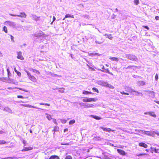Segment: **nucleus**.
<instances>
[{
    "mask_svg": "<svg viewBox=\"0 0 159 159\" xmlns=\"http://www.w3.org/2000/svg\"><path fill=\"white\" fill-rule=\"evenodd\" d=\"M110 59L112 61H118V58L116 57H110Z\"/></svg>",
    "mask_w": 159,
    "mask_h": 159,
    "instance_id": "nucleus-30",
    "label": "nucleus"
},
{
    "mask_svg": "<svg viewBox=\"0 0 159 159\" xmlns=\"http://www.w3.org/2000/svg\"><path fill=\"white\" fill-rule=\"evenodd\" d=\"M155 80H157L158 79V75L157 74H156L155 77Z\"/></svg>",
    "mask_w": 159,
    "mask_h": 159,
    "instance_id": "nucleus-54",
    "label": "nucleus"
},
{
    "mask_svg": "<svg viewBox=\"0 0 159 159\" xmlns=\"http://www.w3.org/2000/svg\"><path fill=\"white\" fill-rule=\"evenodd\" d=\"M137 84L140 86H143L145 85V83L143 81H139L137 82Z\"/></svg>",
    "mask_w": 159,
    "mask_h": 159,
    "instance_id": "nucleus-25",
    "label": "nucleus"
},
{
    "mask_svg": "<svg viewBox=\"0 0 159 159\" xmlns=\"http://www.w3.org/2000/svg\"><path fill=\"white\" fill-rule=\"evenodd\" d=\"M59 130V127L58 126H55L54 127V129L52 131L54 132L53 134L55 133V132H57Z\"/></svg>",
    "mask_w": 159,
    "mask_h": 159,
    "instance_id": "nucleus-26",
    "label": "nucleus"
},
{
    "mask_svg": "<svg viewBox=\"0 0 159 159\" xmlns=\"http://www.w3.org/2000/svg\"><path fill=\"white\" fill-rule=\"evenodd\" d=\"M25 71L27 73L28 77L30 80L33 82H36L37 79L35 77L31 75L29 71H27L26 70H25Z\"/></svg>",
    "mask_w": 159,
    "mask_h": 159,
    "instance_id": "nucleus-2",
    "label": "nucleus"
},
{
    "mask_svg": "<svg viewBox=\"0 0 159 159\" xmlns=\"http://www.w3.org/2000/svg\"><path fill=\"white\" fill-rule=\"evenodd\" d=\"M61 144L62 145H69V143H62Z\"/></svg>",
    "mask_w": 159,
    "mask_h": 159,
    "instance_id": "nucleus-62",
    "label": "nucleus"
},
{
    "mask_svg": "<svg viewBox=\"0 0 159 159\" xmlns=\"http://www.w3.org/2000/svg\"><path fill=\"white\" fill-rule=\"evenodd\" d=\"M139 0H134V3L136 5H137L139 3Z\"/></svg>",
    "mask_w": 159,
    "mask_h": 159,
    "instance_id": "nucleus-44",
    "label": "nucleus"
},
{
    "mask_svg": "<svg viewBox=\"0 0 159 159\" xmlns=\"http://www.w3.org/2000/svg\"><path fill=\"white\" fill-rule=\"evenodd\" d=\"M68 17H71L73 18H74V17L73 15L70 14H67L66 15L65 17L63 19V20H64L66 18Z\"/></svg>",
    "mask_w": 159,
    "mask_h": 159,
    "instance_id": "nucleus-18",
    "label": "nucleus"
},
{
    "mask_svg": "<svg viewBox=\"0 0 159 159\" xmlns=\"http://www.w3.org/2000/svg\"><path fill=\"white\" fill-rule=\"evenodd\" d=\"M20 90H22V91H25V92H28V91L26 90V89H22V88H18Z\"/></svg>",
    "mask_w": 159,
    "mask_h": 159,
    "instance_id": "nucleus-47",
    "label": "nucleus"
},
{
    "mask_svg": "<svg viewBox=\"0 0 159 159\" xmlns=\"http://www.w3.org/2000/svg\"><path fill=\"white\" fill-rule=\"evenodd\" d=\"M15 71L17 75L19 76H20L21 75V73L19 71H18L15 68H14Z\"/></svg>",
    "mask_w": 159,
    "mask_h": 159,
    "instance_id": "nucleus-29",
    "label": "nucleus"
},
{
    "mask_svg": "<svg viewBox=\"0 0 159 159\" xmlns=\"http://www.w3.org/2000/svg\"><path fill=\"white\" fill-rule=\"evenodd\" d=\"M29 70H30V71H33V72H34L35 73H36V74H40V72H39V71L37 70L34 69H32V68H30L29 69Z\"/></svg>",
    "mask_w": 159,
    "mask_h": 159,
    "instance_id": "nucleus-19",
    "label": "nucleus"
},
{
    "mask_svg": "<svg viewBox=\"0 0 159 159\" xmlns=\"http://www.w3.org/2000/svg\"><path fill=\"white\" fill-rule=\"evenodd\" d=\"M3 111L10 114L13 113L12 110L8 107H5L4 108Z\"/></svg>",
    "mask_w": 159,
    "mask_h": 159,
    "instance_id": "nucleus-9",
    "label": "nucleus"
},
{
    "mask_svg": "<svg viewBox=\"0 0 159 159\" xmlns=\"http://www.w3.org/2000/svg\"><path fill=\"white\" fill-rule=\"evenodd\" d=\"M83 16H84L85 18L86 19H89V15H84Z\"/></svg>",
    "mask_w": 159,
    "mask_h": 159,
    "instance_id": "nucleus-48",
    "label": "nucleus"
},
{
    "mask_svg": "<svg viewBox=\"0 0 159 159\" xmlns=\"http://www.w3.org/2000/svg\"><path fill=\"white\" fill-rule=\"evenodd\" d=\"M53 122L56 124V125H57V122L56 120V119H53Z\"/></svg>",
    "mask_w": 159,
    "mask_h": 159,
    "instance_id": "nucleus-52",
    "label": "nucleus"
},
{
    "mask_svg": "<svg viewBox=\"0 0 159 159\" xmlns=\"http://www.w3.org/2000/svg\"><path fill=\"white\" fill-rule=\"evenodd\" d=\"M153 132L155 134L159 136V132L153 131Z\"/></svg>",
    "mask_w": 159,
    "mask_h": 159,
    "instance_id": "nucleus-51",
    "label": "nucleus"
},
{
    "mask_svg": "<svg viewBox=\"0 0 159 159\" xmlns=\"http://www.w3.org/2000/svg\"><path fill=\"white\" fill-rule=\"evenodd\" d=\"M17 58L20 59L21 60H24V57L22 56V52H17Z\"/></svg>",
    "mask_w": 159,
    "mask_h": 159,
    "instance_id": "nucleus-11",
    "label": "nucleus"
},
{
    "mask_svg": "<svg viewBox=\"0 0 159 159\" xmlns=\"http://www.w3.org/2000/svg\"><path fill=\"white\" fill-rule=\"evenodd\" d=\"M65 159H72V157L70 156H67Z\"/></svg>",
    "mask_w": 159,
    "mask_h": 159,
    "instance_id": "nucleus-42",
    "label": "nucleus"
},
{
    "mask_svg": "<svg viewBox=\"0 0 159 159\" xmlns=\"http://www.w3.org/2000/svg\"><path fill=\"white\" fill-rule=\"evenodd\" d=\"M125 91L130 93H132L133 91H134V89L129 86H125Z\"/></svg>",
    "mask_w": 159,
    "mask_h": 159,
    "instance_id": "nucleus-10",
    "label": "nucleus"
},
{
    "mask_svg": "<svg viewBox=\"0 0 159 159\" xmlns=\"http://www.w3.org/2000/svg\"><path fill=\"white\" fill-rule=\"evenodd\" d=\"M147 154L145 153H142V154H139L137 155V156H141L143 155H146Z\"/></svg>",
    "mask_w": 159,
    "mask_h": 159,
    "instance_id": "nucleus-49",
    "label": "nucleus"
},
{
    "mask_svg": "<svg viewBox=\"0 0 159 159\" xmlns=\"http://www.w3.org/2000/svg\"><path fill=\"white\" fill-rule=\"evenodd\" d=\"M155 19L157 20H159V16H156L155 17Z\"/></svg>",
    "mask_w": 159,
    "mask_h": 159,
    "instance_id": "nucleus-61",
    "label": "nucleus"
},
{
    "mask_svg": "<svg viewBox=\"0 0 159 159\" xmlns=\"http://www.w3.org/2000/svg\"><path fill=\"white\" fill-rule=\"evenodd\" d=\"M24 107H29V108H35L38 109H39V108L37 107H36L34 106H31L29 104H24Z\"/></svg>",
    "mask_w": 159,
    "mask_h": 159,
    "instance_id": "nucleus-15",
    "label": "nucleus"
},
{
    "mask_svg": "<svg viewBox=\"0 0 159 159\" xmlns=\"http://www.w3.org/2000/svg\"><path fill=\"white\" fill-rule=\"evenodd\" d=\"M117 151L118 153L120 154V155L123 156H125V155L126 153L124 150L118 149H117Z\"/></svg>",
    "mask_w": 159,
    "mask_h": 159,
    "instance_id": "nucleus-13",
    "label": "nucleus"
},
{
    "mask_svg": "<svg viewBox=\"0 0 159 159\" xmlns=\"http://www.w3.org/2000/svg\"><path fill=\"white\" fill-rule=\"evenodd\" d=\"M107 87H108L109 88L112 89H113L114 88V87L113 85L110 84H109L108 83V84H107Z\"/></svg>",
    "mask_w": 159,
    "mask_h": 159,
    "instance_id": "nucleus-32",
    "label": "nucleus"
},
{
    "mask_svg": "<svg viewBox=\"0 0 159 159\" xmlns=\"http://www.w3.org/2000/svg\"><path fill=\"white\" fill-rule=\"evenodd\" d=\"M148 114L150 115L151 116L155 117L156 116V115L155 114L154 112H148Z\"/></svg>",
    "mask_w": 159,
    "mask_h": 159,
    "instance_id": "nucleus-27",
    "label": "nucleus"
},
{
    "mask_svg": "<svg viewBox=\"0 0 159 159\" xmlns=\"http://www.w3.org/2000/svg\"><path fill=\"white\" fill-rule=\"evenodd\" d=\"M92 89H93V90L94 91L97 92V93H99V91L98 90V89L97 88H93Z\"/></svg>",
    "mask_w": 159,
    "mask_h": 159,
    "instance_id": "nucleus-43",
    "label": "nucleus"
},
{
    "mask_svg": "<svg viewBox=\"0 0 159 159\" xmlns=\"http://www.w3.org/2000/svg\"><path fill=\"white\" fill-rule=\"evenodd\" d=\"M97 55L98 56H99L100 55V54L98 53H94V56H96Z\"/></svg>",
    "mask_w": 159,
    "mask_h": 159,
    "instance_id": "nucleus-57",
    "label": "nucleus"
},
{
    "mask_svg": "<svg viewBox=\"0 0 159 159\" xmlns=\"http://www.w3.org/2000/svg\"><path fill=\"white\" fill-rule=\"evenodd\" d=\"M125 57L128 58L129 59L136 61L138 60V58L135 55L132 54H125Z\"/></svg>",
    "mask_w": 159,
    "mask_h": 159,
    "instance_id": "nucleus-1",
    "label": "nucleus"
},
{
    "mask_svg": "<svg viewBox=\"0 0 159 159\" xmlns=\"http://www.w3.org/2000/svg\"><path fill=\"white\" fill-rule=\"evenodd\" d=\"M56 89H58V92L61 93H63L64 92L65 88H56Z\"/></svg>",
    "mask_w": 159,
    "mask_h": 159,
    "instance_id": "nucleus-20",
    "label": "nucleus"
},
{
    "mask_svg": "<svg viewBox=\"0 0 159 159\" xmlns=\"http://www.w3.org/2000/svg\"><path fill=\"white\" fill-rule=\"evenodd\" d=\"M20 15H14L11 14H9V15L12 16H18L20 17H25V18L26 16V15L25 13V12H20Z\"/></svg>",
    "mask_w": 159,
    "mask_h": 159,
    "instance_id": "nucleus-5",
    "label": "nucleus"
},
{
    "mask_svg": "<svg viewBox=\"0 0 159 159\" xmlns=\"http://www.w3.org/2000/svg\"><path fill=\"white\" fill-rule=\"evenodd\" d=\"M95 42L97 43H98V44H101L102 43V42H98V41H95Z\"/></svg>",
    "mask_w": 159,
    "mask_h": 159,
    "instance_id": "nucleus-63",
    "label": "nucleus"
},
{
    "mask_svg": "<svg viewBox=\"0 0 159 159\" xmlns=\"http://www.w3.org/2000/svg\"><path fill=\"white\" fill-rule=\"evenodd\" d=\"M139 145L140 147H143L145 148L148 147V145L144 143H139Z\"/></svg>",
    "mask_w": 159,
    "mask_h": 159,
    "instance_id": "nucleus-17",
    "label": "nucleus"
},
{
    "mask_svg": "<svg viewBox=\"0 0 159 159\" xmlns=\"http://www.w3.org/2000/svg\"><path fill=\"white\" fill-rule=\"evenodd\" d=\"M2 159H17V158L16 157H9L3 158Z\"/></svg>",
    "mask_w": 159,
    "mask_h": 159,
    "instance_id": "nucleus-35",
    "label": "nucleus"
},
{
    "mask_svg": "<svg viewBox=\"0 0 159 159\" xmlns=\"http://www.w3.org/2000/svg\"><path fill=\"white\" fill-rule=\"evenodd\" d=\"M23 143L24 144V146H26L27 144V142L25 140H23Z\"/></svg>",
    "mask_w": 159,
    "mask_h": 159,
    "instance_id": "nucleus-46",
    "label": "nucleus"
},
{
    "mask_svg": "<svg viewBox=\"0 0 159 159\" xmlns=\"http://www.w3.org/2000/svg\"><path fill=\"white\" fill-rule=\"evenodd\" d=\"M45 34H43V32L41 31H40L39 32L35 33L33 34L34 37H44Z\"/></svg>",
    "mask_w": 159,
    "mask_h": 159,
    "instance_id": "nucleus-8",
    "label": "nucleus"
},
{
    "mask_svg": "<svg viewBox=\"0 0 159 159\" xmlns=\"http://www.w3.org/2000/svg\"><path fill=\"white\" fill-rule=\"evenodd\" d=\"M7 73H8V76H9L10 74H11V73L9 70V69H7Z\"/></svg>",
    "mask_w": 159,
    "mask_h": 159,
    "instance_id": "nucleus-56",
    "label": "nucleus"
},
{
    "mask_svg": "<svg viewBox=\"0 0 159 159\" xmlns=\"http://www.w3.org/2000/svg\"><path fill=\"white\" fill-rule=\"evenodd\" d=\"M143 27H144L145 28L147 29V30H149V28L147 26H143Z\"/></svg>",
    "mask_w": 159,
    "mask_h": 159,
    "instance_id": "nucleus-60",
    "label": "nucleus"
},
{
    "mask_svg": "<svg viewBox=\"0 0 159 159\" xmlns=\"http://www.w3.org/2000/svg\"><path fill=\"white\" fill-rule=\"evenodd\" d=\"M39 104L40 105H44L45 106H50V104H48V103H40Z\"/></svg>",
    "mask_w": 159,
    "mask_h": 159,
    "instance_id": "nucleus-38",
    "label": "nucleus"
},
{
    "mask_svg": "<svg viewBox=\"0 0 159 159\" xmlns=\"http://www.w3.org/2000/svg\"><path fill=\"white\" fill-rule=\"evenodd\" d=\"M91 116L92 117L96 120H100L102 119L101 117H99L98 116H94L93 115H91Z\"/></svg>",
    "mask_w": 159,
    "mask_h": 159,
    "instance_id": "nucleus-28",
    "label": "nucleus"
},
{
    "mask_svg": "<svg viewBox=\"0 0 159 159\" xmlns=\"http://www.w3.org/2000/svg\"><path fill=\"white\" fill-rule=\"evenodd\" d=\"M4 24L7 26H9L13 28H15L16 27V24L15 22L10 21H7L5 22Z\"/></svg>",
    "mask_w": 159,
    "mask_h": 159,
    "instance_id": "nucleus-4",
    "label": "nucleus"
},
{
    "mask_svg": "<svg viewBox=\"0 0 159 159\" xmlns=\"http://www.w3.org/2000/svg\"><path fill=\"white\" fill-rule=\"evenodd\" d=\"M2 30L4 31L6 33H7V28L6 26H4L2 29Z\"/></svg>",
    "mask_w": 159,
    "mask_h": 159,
    "instance_id": "nucleus-34",
    "label": "nucleus"
},
{
    "mask_svg": "<svg viewBox=\"0 0 159 159\" xmlns=\"http://www.w3.org/2000/svg\"><path fill=\"white\" fill-rule=\"evenodd\" d=\"M75 122V120H73L70 121L69 124L70 125H71L74 124Z\"/></svg>",
    "mask_w": 159,
    "mask_h": 159,
    "instance_id": "nucleus-37",
    "label": "nucleus"
},
{
    "mask_svg": "<svg viewBox=\"0 0 159 159\" xmlns=\"http://www.w3.org/2000/svg\"><path fill=\"white\" fill-rule=\"evenodd\" d=\"M33 149V148L31 147H24L23 149L21 150L22 152H24L27 151L32 150Z\"/></svg>",
    "mask_w": 159,
    "mask_h": 159,
    "instance_id": "nucleus-14",
    "label": "nucleus"
},
{
    "mask_svg": "<svg viewBox=\"0 0 159 159\" xmlns=\"http://www.w3.org/2000/svg\"><path fill=\"white\" fill-rule=\"evenodd\" d=\"M6 143V142L4 140H0V144H5Z\"/></svg>",
    "mask_w": 159,
    "mask_h": 159,
    "instance_id": "nucleus-39",
    "label": "nucleus"
},
{
    "mask_svg": "<svg viewBox=\"0 0 159 159\" xmlns=\"http://www.w3.org/2000/svg\"><path fill=\"white\" fill-rule=\"evenodd\" d=\"M17 97L18 98H25V97H24L23 96H21V95H18Z\"/></svg>",
    "mask_w": 159,
    "mask_h": 159,
    "instance_id": "nucleus-50",
    "label": "nucleus"
},
{
    "mask_svg": "<svg viewBox=\"0 0 159 159\" xmlns=\"http://www.w3.org/2000/svg\"><path fill=\"white\" fill-rule=\"evenodd\" d=\"M93 93L91 92H89L88 91H84L83 92V94H92Z\"/></svg>",
    "mask_w": 159,
    "mask_h": 159,
    "instance_id": "nucleus-31",
    "label": "nucleus"
},
{
    "mask_svg": "<svg viewBox=\"0 0 159 159\" xmlns=\"http://www.w3.org/2000/svg\"><path fill=\"white\" fill-rule=\"evenodd\" d=\"M56 18L54 16H53V21L51 22V24H52L53 22L55 20Z\"/></svg>",
    "mask_w": 159,
    "mask_h": 159,
    "instance_id": "nucleus-53",
    "label": "nucleus"
},
{
    "mask_svg": "<svg viewBox=\"0 0 159 159\" xmlns=\"http://www.w3.org/2000/svg\"><path fill=\"white\" fill-rule=\"evenodd\" d=\"M98 70H100L101 71H102L103 72H105V73H108L110 72V71L108 70V69L107 70H106V71H105L104 70H99V69H98Z\"/></svg>",
    "mask_w": 159,
    "mask_h": 159,
    "instance_id": "nucleus-41",
    "label": "nucleus"
},
{
    "mask_svg": "<svg viewBox=\"0 0 159 159\" xmlns=\"http://www.w3.org/2000/svg\"><path fill=\"white\" fill-rule=\"evenodd\" d=\"M31 17L34 20H38L39 18V17H37L36 16L34 15H32Z\"/></svg>",
    "mask_w": 159,
    "mask_h": 159,
    "instance_id": "nucleus-22",
    "label": "nucleus"
},
{
    "mask_svg": "<svg viewBox=\"0 0 159 159\" xmlns=\"http://www.w3.org/2000/svg\"><path fill=\"white\" fill-rule=\"evenodd\" d=\"M120 93L122 94H125V93L124 92V91H123V92H120Z\"/></svg>",
    "mask_w": 159,
    "mask_h": 159,
    "instance_id": "nucleus-64",
    "label": "nucleus"
},
{
    "mask_svg": "<svg viewBox=\"0 0 159 159\" xmlns=\"http://www.w3.org/2000/svg\"><path fill=\"white\" fill-rule=\"evenodd\" d=\"M46 115H47L46 117V118L49 120H50L52 119V117L49 114H46Z\"/></svg>",
    "mask_w": 159,
    "mask_h": 159,
    "instance_id": "nucleus-33",
    "label": "nucleus"
},
{
    "mask_svg": "<svg viewBox=\"0 0 159 159\" xmlns=\"http://www.w3.org/2000/svg\"><path fill=\"white\" fill-rule=\"evenodd\" d=\"M148 132V133H146V132H145V133H144V134H147V135H151V133H149Z\"/></svg>",
    "mask_w": 159,
    "mask_h": 159,
    "instance_id": "nucleus-59",
    "label": "nucleus"
},
{
    "mask_svg": "<svg viewBox=\"0 0 159 159\" xmlns=\"http://www.w3.org/2000/svg\"><path fill=\"white\" fill-rule=\"evenodd\" d=\"M133 92H134V93H133V94L134 95L138 96V95H139V94H141V96H142V95H143V94L142 93L139 92L138 91H136L134 90V91H133Z\"/></svg>",
    "mask_w": 159,
    "mask_h": 159,
    "instance_id": "nucleus-24",
    "label": "nucleus"
},
{
    "mask_svg": "<svg viewBox=\"0 0 159 159\" xmlns=\"http://www.w3.org/2000/svg\"><path fill=\"white\" fill-rule=\"evenodd\" d=\"M100 128L102 129L104 131L107 132H110L111 129L109 128H105L103 127H101Z\"/></svg>",
    "mask_w": 159,
    "mask_h": 159,
    "instance_id": "nucleus-16",
    "label": "nucleus"
},
{
    "mask_svg": "<svg viewBox=\"0 0 159 159\" xmlns=\"http://www.w3.org/2000/svg\"><path fill=\"white\" fill-rule=\"evenodd\" d=\"M135 131L138 132L139 133H142V134L145 133V132H148V131H144V130H141V129H136L135 130Z\"/></svg>",
    "mask_w": 159,
    "mask_h": 159,
    "instance_id": "nucleus-21",
    "label": "nucleus"
},
{
    "mask_svg": "<svg viewBox=\"0 0 159 159\" xmlns=\"http://www.w3.org/2000/svg\"><path fill=\"white\" fill-rule=\"evenodd\" d=\"M107 38L110 40H111L113 39V37L111 36V34H108Z\"/></svg>",
    "mask_w": 159,
    "mask_h": 159,
    "instance_id": "nucleus-40",
    "label": "nucleus"
},
{
    "mask_svg": "<svg viewBox=\"0 0 159 159\" xmlns=\"http://www.w3.org/2000/svg\"><path fill=\"white\" fill-rule=\"evenodd\" d=\"M154 151L156 153H159V149L156 148H154Z\"/></svg>",
    "mask_w": 159,
    "mask_h": 159,
    "instance_id": "nucleus-36",
    "label": "nucleus"
},
{
    "mask_svg": "<svg viewBox=\"0 0 159 159\" xmlns=\"http://www.w3.org/2000/svg\"><path fill=\"white\" fill-rule=\"evenodd\" d=\"M98 100L96 98H86L85 99H83L82 101L84 102H96Z\"/></svg>",
    "mask_w": 159,
    "mask_h": 159,
    "instance_id": "nucleus-3",
    "label": "nucleus"
},
{
    "mask_svg": "<svg viewBox=\"0 0 159 159\" xmlns=\"http://www.w3.org/2000/svg\"><path fill=\"white\" fill-rule=\"evenodd\" d=\"M89 55L91 56H94V53H89Z\"/></svg>",
    "mask_w": 159,
    "mask_h": 159,
    "instance_id": "nucleus-58",
    "label": "nucleus"
},
{
    "mask_svg": "<svg viewBox=\"0 0 159 159\" xmlns=\"http://www.w3.org/2000/svg\"><path fill=\"white\" fill-rule=\"evenodd\" d=\"M0 80L1 81H4L6 80V78H0Z\"/></svg>",
    "mask_w": 159,
    "mask_h": 159,
    "instance_id": "nucleus-55",
    "label": "nucleus"
},
{
    "mask_svg": "<svg viewBox=\"0 0 159 159\" xmlns=\"http://www.w3.org/2000/svg\"><path fill=\"white\" fill-rule=\"evenodd\" d=\"M80 105H82L84 106V108H93L94 107L93 104H90L89 103L85 104L84 103H80Z\"/></svg>",
    "mask_w": 159,
    "mask_h": 159,
    "instance_id": "nucleus-6",
    "label": "nucleus"
},
{
    "mask_svg": "<svg viewBox=\"0 0 159 159\" xmlns=\"http://www.w3.org/2000/svg\"><path fill=\"white\" fill-rule=\"evenodd\" d=\"M61 122L63 124L65 123L66 122V120L65 119H61Z\"/></svg>",
    "mask_w": 159,
    "mask_h": 159,
    "instance_id": "nucleus-45",
    "label": "nucleus"
},
{
    "mask_svg": "<svg viewBox=\"0 0 159 159\" xmlns=\"http://www.w3.org/2000/svg\"><path fill=\"white\" fill-rule=\"evenodd\" d=\"M97 83L98 84L102 86L107 87V85L108 84V83L107 82L104 81L103 80H100Z\"/></svg>",
    "mask_w": 159,
    "mask_h": 159,
    "instance_id": "nucleus-7",
    "label": "nucleus"
},
{
    "mask_svg": "<svg viewBox=\"0 0 159 159\" xmlns=\"http://www.w3.org/2000/svg\"><path fill=\"white\" fill-rule=\"evenodd\" d=\"M147 92L150 97L153 98L155 97V93L153 91H149Z\"/></svg>",
    "mask_w": 159,
    "mask_h": 159,
    "instance_id": "nucleus-12",
    "label": "nucleus"
},
{
    "mask_svg": "<svg viewBox=\"0 0 159 159\" xmlns=\"http://www.w3.org/2000/svg\"><path fill=\"white\" fill-rule=\"evenodd\" d=\"M49 159H60L59 157L56 155H53L51 156Z\"/></svg>",
    "mask_w": 159,
    "mask_h": 159,
    "instance_id": "nucleus-23",
    "label": "nucleus"
}]
</instances>
